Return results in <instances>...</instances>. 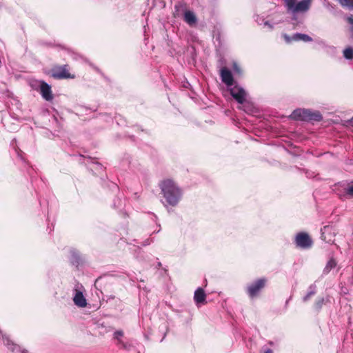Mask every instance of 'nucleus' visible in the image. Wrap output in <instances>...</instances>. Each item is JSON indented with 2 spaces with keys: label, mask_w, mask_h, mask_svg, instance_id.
<instances>
[{
  "label": "nucleus",
  "mask_w": 353,
  "mask_h": 353,
  "mask_svg": "<svg viewBox=\"0 0 353 353\" xmlns=\"http://www.w3.org/2000/svg\"><path fill=\"white\" fill-rule=\"evenodd\" d=\"M161 192L168 205L174 207L182 197V190L171 179H165L159 183Z\"/></svg>",
  "instance_id": "nucleus-1"
},
{
  "label": "nucleus",
  "mask_w": 353,
  "mask_h": 353,
  "mask_svg": "<svg viewBox=\"0 0 353 353\" xmlns=\"http://www.w3.org/2000/svg\"><path fill=\"white\" fill-rule=\"evenodd\" d=\"M291 117L296 120L310 121H319L322 119V116L319 112H312L309 110L297 109L293 111Z\"/></svg>",
  "instance_id": "nucleus-2"
},
{
  "label": "nucleus",
  "mask_w": 353,
  "mask_h": 353,
  "mask_svg": "<svg viewBox=\"0 0 353 353\" xmlns=\"http://www.w3.org/2000/svg\"><path fill=\"white\" fill-rule=\"evenodd\" d=\"M312 1V0H301L296 3V0H285V6L288 11L294 13L304 12L310 9Z\"/></svg>",
  "instance_id": "nucleus-3"
},
{
  "label": "nucleus",
  "mask_w": 353,
  "mask_h": 353,
  "mask_svg": "<svg viewBox=\"0 0 353 353\" xmlns=\"http://www.w3.org/2000/svg\"><path fill=\"white\" fill-rule=\"evenodd\" d=\"M268 283V279L265 277L258 279L248 285L246 288V292L251 298L258 296L260 292L265 288Z\"/></svg>",
  "instance_id": "nucleus-4"
},
{
  "label": "nucleus",
  "mask_w": 353,
  "mask_h": 353,
  "mask_svg": "<svg viewBox=\"0 0 353 353\" xmlns=\"http://www.w3.org/2000/svg\"><path fill=\"white\" fill-rule=\"evenodd\" d=\"M51 76L56 79L75 78V74L70 72V66L68 64L63 65H54L51 69Z\"/></svg>",
  "instance_id": "nucleus-5"
},
{
  "label": "nucleus",
  "mask_w": 353,
  "mask_h": 353,
  "mask_svg": "<svg viewBox=\"0 0 353 353\" xmlns=\"http://www.w3.org/2000/svg\"><path fill=\"white\" fill-rule=\"evenodd\" d=\"M294 243L298 248L309 249L312 246L313 241L307 233L301 232L296 234Z\"/></svg>",
  "instance_id": "nucleus-6"
},
{
  "label": "nucleus",
  "mask_w": 353,
  "mask_h": 353,
  "mask_svg": "<svg viewBox=\"0 0 353 353\" xmlns=\"http://www.w3.org/2000/svg\"><path fill=\"white\" fill-rule=\"evenodd\" d=\"M321 239L328 243H334L336 230L333 225H327L321 228Z\"/></svg>",
  "instance_id": "nucleus-7"
},
{
  "label": "nucleus",
  "mask_w": 353,
  "mask_h": 353,
  "mask_svg": "<svg viewBox=\"0 0 353 353\" xmlns=\"http://www.w3.org/2000/svg\"><path fill=\"white\" fill-rule=\"evenodd\" d=\"M220 76L222 82L227 86H232L234 84V77L232 74L226 67H223L221 69Z\"/></svg>",
  "instance_id": "nucleus-8"
},
{
  "label": "nucleus",
  "mask_w": 353,
  "mask_h": 353,
  "mask_svg": "<svg viewBox=\"0 0 353 353\" xmlns=\"http://www.w3.org/2000/svg\"><path fill=\"white\" fill-rule=\"evenodd\" d=\"M230 94L239 103H243L245 100V92L240 87L234 86L230 89Z\"/></svg>",
  "instance_id": "nucleus-9"
},
{
  "label": "nucleus",
  "mask_w": 353,
  "mask_h": 353,
  "mask_svg": "<svg viewBox=\"0 0 353 353\" xmlns=\"http://www.w3.org/2000/svg\"><path fill=\"white\" fill-rule=\"evenodd\" d=\"M194 300L196 305H204L206 303V294L203 288H199L194 292Z\"/></svg>",
  "instance_id": "nucleus-10"
},
{
  "label": "nucleus",
  "mask_w": 353,
  "mask_h": 353,
  "mask_svg": "<svg viewBox=\"0 0 353 353\" xmlns=\"http://www.w3.org/2000/svg\"><path fill=\"white\" fill-rule=\"evenodd\" d=\"M40 90L42 97L46 100L50 101L53 99L51 87L47 83L43 81L41 84Z\"/></svg>",
  "instance_id": "nucleus-11"
},
{
  "label": "nucleus",
  "mask_w": 353,
  "mask_h": 353,
  "mask_svg": "<svg viewBox=\"0 0 353 353\" xmlns=\"http://www.w3.org/2000/svg\"><path fill=\"white\" fill-rule=\"evenodd\" d=\"M184 21L190 26L196 23L197 18L195 14L190 10H185L184 12Z\"/></svg>",
  "instance_id": "nucleus-12"
},
{
  "label": "nucleus",
  "mask_w": 353,
  "mask_h": 353,
  "mask_svg": "<svg viewBox=\"0 0 353 353\" xmlns=\"http://www.w3.org/2000/svg\"><path fill=\"white\" fill-rule=\"evenodd\" d=\"M73 301L74 304L79 307H83L86 305V300L81 292H77Z\"/></svg>",
  "instance_id": "nucleus-13"
},
{
  "label": "nucleus",
  "mask_w": 353,
  "mask_h": 353,
  "mask_svg": "<svg viewBox=\"0 0 353 353\" xmlns=\"http://www.w3.org/2000/svg\"><path fill=\"white\" fill-rule=\"evenodd\" d=\"M124 336V333L122 330H117L114 332L113 335V339L117 341V345H119L120 347H122L123 349L127 348V344L125 343L122 338Z\"/></svg>",
  "instance_id": "nucleus-14"
},
{
  "label": "nucleus",
  "mask_w": 353,
  "mask_h": 353,
  "mask_svg": "<svg viewBox=\"0 0 353 353\" xmlns=\"http://www.w3.org/2000/svg\"><path fill=\"white\" fill-rule=\"evenodd\" d=\"M292 39L295 41H303L305 42H310L312 41V38L307 34L296 33L292 36Z\"/></svg>",
  "instance_id": "nucleus-15"
},
{
  "label": "nucleus",
  "mask_w": 353,
  "mask_h": 353,
  "mask_svg": "<svg viewBox=\"0 0 353 353\" xmlns=\"http://www.w3.org/2000/svg\"><path fill=\"white\" fill-rule=\"evenodd\" d=\"M336 265L337 262L336 259L332 257L330 258L324 268L323 272L325 274H328L331 271V270H332L336 266Z\"/></svg>",
  "instance_id": "nucleus-16"
},
{
  "label": "nucleus",
  "mask_w": 353,
  "mask_h": 353,
  "mask_svg": "<svg viewBox=\"0 0 353 353\" xmlns=\"http://www.w3.org/2000/svg\"><path fill=\"white\" fill-rule=\"evenodd\" d=\"M343 8L353 9V0H336Z\"/></svg>",
  "instance_id": "nucleus-17"
},
{
  "label": "nucleus",
  "mask_w": 353,
  "mask_h": 353,
  "mask_svg": "<svg viewBox=\"0 0 353 353\" xmlns=\"http://www.w3.org/2000/svg\"><path fill=\"white\" fill-rule=\"evenodd\" d=\"M325 304V299L323 297L318 298L314 304V308L319 312L323 307V305Z\"/></svg>",
  "instance_id": "nucleus-18"
},
{
  "label": "nucleus",
  "mask_w": 353,
  "mask_h": 353,
  "mask_svg": "<svg viewBox=\"0 0 353 353\" xmlns=\"http://www.w3.org/2000/svg\"><path fill=\"white\" fill-rule=\"evenodd\" d=\"M343 56L347 59H353V48L348 47L343 50Z\"/></svg>",
  "instance_id": "nucleus-19"
},
{
  "label": "nucleus",
  "mask_w": 353,
  "mask_h": 353,
  "mask_svg": "<svg viewBox=\"0 0 353 353\" xmlns=\"http://www.w3.org/2000/svg\"><path fill=\"white\" fill-rule=\"evenodd\" d=\"M345 192L351 196H353V182L348 185V187L346 188Z\"/></svg>",
  "instance_id": "nucleus-20"
},
{
  "label": "nucleus",
  "mask_w": 353,
  "mask_h": 353,
  "mask_svg": "<svg viewBox=\"0 0 353 353\" xmlns=\"http://www.w3.org/2000/svg\"><path fill=\"white\" fill-rule=\"evenodd\" d=\"M283 39H284V40L285 41V42H286V43H291L292 41H294V39H292V37H290V36H288V34H284L283 35Z\"/></svg>",
  "instance_id": "nucleus-21"
},
{
  "label": "nucleus",
  "mask_w": 353,
  "mask_h": 353,
  "mask_svg": "<svg viewBox=\"0 0 353 353\" xmlns=\"http://www.w3.org/2000/svg\"><path fill=\"white\" fill-rule=\"evenodd\" d=\"M314 294V292H313V291L308 292L307 294V295L304 296L303 301H305V302L307 301L311 298V296H313Z\"/></svg>",
  "instance_id": "nucleus-22"
},
{
  "label": "nucleus",
  "mask_w": 353,
  "mask_h": 353,
  "mask_svg": "<svg viewBox=\"0 0 353 353\" xmlns=\"http://www.w3.org/2000/svg\"><path fill=\"white\" fill-rule=\"evenodd\" d=\"M233 68H234V70L236 73L240 74L241 72V68L239 67V65L236 63H234Z\"/></svg>",
  "instance_id": "nucleus-23"
},
{
  "label": "nucleus",
  "mask_w": 353,
  "mask_h": 353,
  "mask_svg": "<svg viewBox=\"0 0 353 353\" xmlns=\"http://www.w3.org/2000/svg\"><path fill=\"white\" fill-rule=\"evenodd\" d=\"M346 20L350 24L353 25V16L352 15L348 17Z\"/></svg>",
  "instance_id": "nucleus-24"
},
{
  "label": "nucleus",
  "mask_w": 353,
  "mask_h": 353,
  "mask_svg": "<svg viewBox=\"0 0 353 353\" xmlns=\"http://www.w3.org/2000/svg\"><path fill=\"white\" fill-rule=\"evenodd\" d=\"M264 353H274L271 349H268L265 351Z\"/></svg>",
  "instance_id": "nucleus-25"
},
{
  "label": "nucleus",
  "mask_w": 353,
  "mask_h": 353,
  "mask_svg": "<svg viewBox=\"0 0 353 353\" xmlns=\"http://www.w3.org/2000/svg\"><path fill=\"white\" fill-rule=\"evenodd\" d=\"M269 344H270V345H273V343H272V341H270V342H269Z\"/></svg>",
  "instance_id": "nucleus-26"
},
{
  "label": "nucleus",
  "mask_w": 353,
  "mask_h": 353,
  "mask_svg": "<svg viewBox=\"0 0 353 353\" xmlns=\"http://www.w3.org/2000/svg\"><path fill=\"white\" fill-rule=\"evenodd\" d=\"M351 31L353 32V26L351 28Z\"/></svg>",
  "instance_id": "nucleus-27"
}]
</instances>
